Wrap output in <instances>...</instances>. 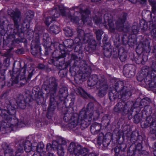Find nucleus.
Wrapping results in <instances>:
<instances>
[{
    "label": "nucleus",
    "instance_id": "20e7f679",
    "mask_svg": "<svg viewBox=\"0 0 156 156\" xmlns=\"http://www.w3.org/2000/svg\"><path fill=\"white\" fill-rule=\"evenodd\" d=\"M111 16L108 13L105 14L104 16L105 22L106 23L108 21L109 30L110 32L114 33L117 30H123V23L126 20L125 17L122 19H119L117 22H113L110 19Z\"/></svg>",
    "mask_w": 156,
    "mask_h": 156
},
{
    "label": "nucleus",
    "instance_id": "2eb2a0df",
    "mask_svg": "<svg viewBox=\"0 0 156 156\" xmlns=\"http://www.w3.org/2000/svg\"><path fill=\"white\" fill-rule=\"evenodd\" d=\"M23 95H20L17 99L16 103L19 107L22 109H24L26 107L25 101L23 100Z\"/></svg>",
    "mask_w": 156,
    "mask_h": 156
},
{
    "label": "nucleus",
    "instance_id": "8fccbe9b",
    "mask_svg": "<svg viewBox=\"0 0 156 156\" xmlns=\"http://www.w3.org/2000/svg\"><path fill=\"white\" fill-rule=\"evenodd\" d=\"M89 119L88 120V121H90V120L91 119V116H89Z\"/></svg>",
    "mask_w": 156,
    "mask_h": 156
},
{
    "label": "nucleus",
    "instance_id": "09e8293b",
    "mask_svg": "<svg viewBox=\"0 0 156 156\" xmlns=\"http://www.w3.org/2000/svg\"><path fill=\"white\" fill-rule=\"evenodd\" d=\"M136 1H131V3H136Z\"/></svg>",
    "mask_w": 156,
    "mask_h": 156
},
{
    "label": "nucleus",
    "instance_id": "13d9d810",
    "mask_svg": "<svg viewBox=\"0 0 156 156\" xmlns=\"http://www.w3.org/2000/svg\"><path fill=\"white\" fill-rule=\"evenodd\" d=\"M154 152H156V151H154Z\"/></svg>",
    "mask_w": 156,
    "mask_h": 156
},
{
    "label": "nucleus",
    "instance_id": "1a4fd4ad",
    "mask_svg": "<svg viewBox=\"0 0 156 156\" xmlns=\"http://www.w3.org/2000/svg\"><path fill=\"white\" fill-rule=\"evenodd\" d=\"M8 13L9 15L12 18L16 25H18V22L21 19V15L20 12L18 9H16L14 10L12 9L8 10Z\"/></svg>",
    "mask_w": 156,
    "mask_h": 156
},
{
    "label": "nucleus",
    "instance_id": "c756f323",
    "mask_svg": "<svg viewBox=\"0 0 156 156\" xmlns=\"http://www.w3.org/2000/svg\"><path fill=\"white\" fill-rule=\"evenodd\" d=\"M132 32L134 34H137L138 31L139 29L136 26L134 25L132 27Z\"/></svg>",
    "mask_w": 156,
    "mask_h": 156
},
{
    "label": "nucleus",
    "instance_id": "de8ad7c7",
    "mask_svg": "<svg viewBox=\"0 0 156 156\" xmlns=\"http://www.w3.org/2000/svg\"><path fill=\"white\" fill-rule=\"evenodd\" d=\"M32 73H33L32 72H31L30 73H29V75H28V79H30L31 78V77L33 75Z\"/></svg>",
    "mask_w": 156,
    "mask_h": 156
},
{
    "label": "nucleus",
    "instance_id": "c03bdc74",
    "mask_svg": "<svg viewBox=\"0 0 156 156\" xmlns=\"http://www.w3.org/2000/svg\"><path fill=\"white\" fill-rule=\"evenodd\" d=\"M94 115L96 116L97 117H98L99 116V113L98 111H96L95 113H94Z\"/></svg>",
    "mask_w": 156,
    "mask_h": 156
},
{
    "label": "nucleus",
    "instance_id": "5701e85b",
    "mask_svg": "<svg viewBox=\"0 0 156 156\" xmlns=\"http://www.w3.org/2000/svg\"><path fill=\"white\" fill-rule=\"evenodd\" d=\"M76 92L78 94L84 98H85L88 95L87 93L81 87L78 88L76 90Z\"/></svg>",
    "mask_w": 156,
    "mask_h": 156
},
{
    "label": "nucleus",
    "instance_id": "a19ab883",
    "mask_svg": "<svg viewBox=\"0 0 156 156\" xmlns=\"http://www.w3.org/2000/svg\"><path fill=\"white\" fill-rule=\"evenodd\" d=\"M144 123H141V126H142V127L144 128H147L148 126V124L147 123L145 124V125H144Z\"/></svg>",
    "mask_w": 156,
    "mask_h": 156
},
{
    "label": "nucleus",
    "instance_id": "f3484780",
    "mask_svg": "<svg viewBox=\"0 0 156 156\" xmlns=\"http://www.w3.org/2000/svg\"><path fill=\"white\" fill-rule=\"evenodd\" d=\"M77 150L76 152L77 153L78 156L80 155H85L87 153V149L82 147L80 145L77 146Z\"/></svg>",
    "mask_w": 156,
    "mask_h": 156
},
{
    "label": "nucleus",
    "instance_id": "e433bc0d",
    "mask_svg": "<svg viewBox=\"0 0 156 156\" xmlns=\"http://www.w3.org/2000/svg\"><path fill=\"white\" fill-rule=\"evenodd\" d=\"M147 99L148 100V102H149L150 100L149 99L147 98H145L144 99H143L141 100V104L142 105H144V103H146V101L147 100Z\"/></svg>",
    "mask_w": 156,
    "mask_h": 156
},
{
    "label": "nucleus",
    "instance_id": "c9c22d12",
    "mask_svg": "<svg viewBox=\"0 0 156 156\" xmlns=\"http://www.w3.org/2000/svg\"><path fill=\"white\" fill-rule=\"evenodd\" d=\"M126 55H121L120 56L119 58L120 60L122 62H124L125 61L126 59Z\"/></svg>",
    "mask_w": 156,
    "mask_h": 156
},
{
    "label": "nucleus",
    "instance_id": "dca6fc26",
    "mask_svg": "<svg viewBox=\"0 0 156 156\" xmlns=\"http://www.w3.org/2000/svg\"><path fill=\"white\" fill-rule=\"evenodd\" d=\"M76 145L74 143H70L69 148H68V151L71 154L75 155V156H78V153L76 152L77 147L76 148Z\"/></svg>",
    "mask_w": 156,
    "mask_h": 156
},
{
    "label": "nucleus",
    "instance_id": "9d476101",
    "mask_svg": "<svg viewBox=\"0 0 156 156\" xmlns=\"http://www.w3.org/2000/svg\"><path fill=\"white\" fill-rule=\"evenodd\" d=\"M128 108L126 103L125 102L122 101L116 104L114 107V110L116 112L119 113L122 112L126 113L129 111Z\"/></svg>",
    "mask_w": 156,
    "mask_h": 156
},
{
    "label": "nucleus",
    "instance_id": "052dcab7",
    "mask_svg": "<svg viewBox=\"0 0 156 156\" xmlns=\"http://www.w3.org/2000/svg\"><path fill=\"white\" fill-rule=\"evenodd\" d=\"M125 16H126V14H125Z\"/></svg>",
    "mask_w": 156,
    "mask_h": 156
},
{
    "label": "nucleus",
    "instance_id": "58836bf2",
    "mask_svg": "<svg viewBox=\"0 0 156 156\" xmlns=\"http://www.w3.org/2000/svg\"><path fill=\"white\" fill-rule=\"evenodd\" d=\"M152 11L153 13L155 12L156 11V5L154 4L152 5Z\"/></svg>",
    "mask_w": 156,
    "mask_h": 156
},
{
    "label": "nucleus",
    "instance_id": "4d7b16f0",
    "mask_svg": "<svg viewBox=\"0 0 156 156\" xmlns=\"http://www.w3.org/2000/svg\"><path fill=\"white\" fill-rule=\"evenodd\" d=\"M155 146H156V143H155Z\"/></svg>",
    "mask_w": 156,
    "mask_h": 156
},
{
    "label": "nucleus",
    "instance_id": "3c124183",
    "mask_svg": "<svg viewBox=\"0 0 156 156\" xmlns=\"http://www.w3.org/2000/svg\"><path fill=\"white\" fill-rule=\"evenodd\" d=\"M152 23V22H150V25L151 26H153V24Z\"/></svg>",
    "mask_w": 156,
    "mask_h": 156
},
{
    "label": "nucleus",
    "instance_id": "6e6552de",
    "mask_svg": "<svg viewBox=\"0 0 156 156\" xmlns=\"http://www.w3.org/2000/svg\"><path fill=\"white\" fill-rule=\"evenodd\" d=\"M87 116L85 112H81L78 116L72 117L71 121L69 123V126L71 128L76 126L78 125L84 123V120L87 119Z\"/></svg>",
    "mask_w": 156,
    "mask_h": 156
},
{
    "label": "nucleus",
    "instance_id": "864d4df0",
    "mask_svg": "<svg viewBox=\"0 0 156 156\" xmlns=\"http://www.w3.org/2000/svg\"><path fill=\"white\" fill-rule=\"evenodd\" d=\"M93 42H94V44H95V41H94Z\"/></svg>",
    "mask_w": 156,
    "mask_h": 156
},
{
    "label": "nucleus",
    "instance_id": "aec40b11",
    "mask_svg": "<svg viewBox=\"0 0 156 156\" xmlns=\"http://www.w3.org/2000/svg\"><path fill=\"white\" fill-rule=\"evenodd\" d=\"M58 144V142L56 141H53L52 145L50 143H48L47 145V151H50L53 150V148H55V147Z\"/></svg>",
    "mask_w": 156,
    "mask_h": 156
},
{
    "label": "nucleus",
    "instance_id": "a211bd4d",
    "mask_svg": "<svg viewBox=\"0 0 156 156\" xmlns=\"http://www.w3.org/2000/svg\"><path fill=\"white\" fill-rule=\"evenodd\" d=\"M55 79H54V81L50 83L48 86V88L50 92H55L56 90V87L57 86V84L55 81Z\"/></svg>",
    "mask_w": 156,
    "mask_h": 156
},
{
    "label": "nucleus",
    "instance_id": "6e6d98bb",
    "mask_svg": "<svg viewBox=\"0 0 156 156\" xmlns=\"http://www.w3.org/2000/svg\"><path fill=\"white\" fill-rule=\"evenodd\" d=\"M85 73H83V75L85 76Z\"/></svg>",
    "mask_w": 156,
    "mask_h": 156
},
{
    "label": "nucleus",
    "instance_id": "6ab92c4d",
    "mask_svg": "<svg viewBox=\"0 0 156 156\" xmlns=\"http://www.w3.org/2000/svg\"><path fill=\"white\" fill-rule=\"evenodd\" d=\"M60 30V28L58 26L56 25H54L50 27L49 31L51 33L56 34L59 32Z\"/></svg>",
    "mask_w": 156,
    "mask_h": 156
},
{
    "label": "nucleus",
    "instance_id": "2f4dec72",
    "mask_svg": "<svg viewBox=\"0 0 156 156\" xmlns=\"http://www.w3.org/2000/svg\"><path fill=\"white\" fill-rule=\"evenodd\" d=\"M105 55L107 57H109L111 55V53L110 51L108 50H105L104 52Z\"/></svg>",
    "mask_w": 156,
    "mask_h": 156
},
{
    "label": "nucleus",
    "instance_id": "72a5a7b5",
    "mask_svg": "<svg viewBox=\"0 0 156 156\" xmlns=\"http://www.w3.org/2000/svg\"><path fill=\"white\" fill-rule=\"evenodd\" d=\"M21 71H22L23 73L22 74H20V75L21 76V78L22 79H24L25 77V74L26 72V70L24 69H23Z\"/></svg>",
    "mask_w": 156,
    "mask_h": 156
},
{
    "label": "nucleus",
    "instance_id": "bf43d9fd",
    "mask_svg": "<svg viewBox=\"0 0 156 156\" xmlns=\"http://www.w3.org/2000/svg\"><path fill=\"white\" fill-rule=\"evenodd\" d=\"M144 2H145V1H145V0H144L143 1Z\"/></svg>",
    "mask_w": 156,
    "mask_h": 156
},
{
    "label": "nucleus",
    "instance_id": "680f3d73",
    "mask_svg": "<svg viewBox=\"0 0 156 156\" xmlns=\"http://www.w3.org/2000/svg\"><path fill=\"white\" fill-rule=\"evenodd\" d=\"M47 54V53L46 52V53H45V54Z\"/></svg>",
    "mask_w": 156,
    "mask_h": 156
},
{
    "label": "nucleus",
    "instance_id": "5fc2aeb1",
    "mask_svg": "<svg viewBox=\"0 0 156 156\" xmlns=\"http://www.w3.org/2000/svg\"><path fill=\"white\" fill-rule=\"evenodd\" d=\"M150 1V3H151V2L152 1Z\"/></svg>",
    "mask_w": 156,
    "mask_h": 156
},
{
    "label": "nucleus",
    "instance_id": "37998d69",
    "mask_svg": "<svg viewBox=\"0 0 156 156\" xmlns=\"http://www.w3.org/2000/svg\"><path fill=\"white\" fill-rule=\"evenodd\" d=\"M1 30H0V34L3 33L5 32V31L4 29L2 26L1 27Z\"/></svg>",
    "mask_w": 156,
    "mask_h": 156
},
{
    "label": "nucleus",
    "instance_id": "473e14b6",
    "mask_svg": "<svg viewBox=\"0 0 156 156\" xmlns=\"http://www.w3.org/2000/svg\"><path fill=\"white\" fill-rule=\"evenodd\" d=\"M51 106H50L48 107V111L47 114V116L48 118V116L50 115H51L53 114V111H54V110H51Z\"/></svg>",
    "mask_w": 156,
    "mask_h": 156
},
{
    "label": "nucleus",
    "instance_id": "f8f14e48",
    "mask_svg": "<svg viewBox=\"0 0 156 156\" xmlns=\"http://www.w3.org/2000/svg\"><path fill=\"white\" fill-rule=\"evenodd\" d=\"M31 45V53L34 56H37L41 54V48L39 46L38 42H35L34 41H32Z\"/></svg>",
    "mask_w": 156,
    "mask_h": 156
},
{
    "label": "nucleus",
    "instance_id": "0eeeda50",
    "mask_svg": "<svg viewBox=\"0 0 156 156\" xmlns=\"http://www.w3.org/2000/svg\"><path fill=\"white\" fill-rule=\"evenodd\" d=\"M31 146V144L30 141L21 140L18 145L15 156H20L23 152L24 148L27 152H30L31 150H34L35 147L33 146L32 147Z\"/></svg>",
    "mask_w": 156,
    "mask_h": 156
},
{
    "label": "nucleus",
    "instance_id": "e2e57ef3",
    "mask_svg": "<svg viewBox=\"0 0 156 156\" xmlns=\"http://www.w3.org/2000/svg\"><path fill=\"white\" fill-rule=\"evenodd\" d=\"M48 89H45V90H48Z\"/></svg>",
    "mask_w": 156,
    "mask_h": 156
},
{
    "label": "nucleus",
    "instance_id": "39448f33",
    "mask_svg": "<svg viewBox=\"0 0 156 156\" xmlns=\"http://www.w3.org/2000/svg\"><path fill=\"white\" fill-rule=\"evenodd\" d=\"M72 9L77 11V10H79L80 13V14L82 15V19L83 23H87L88 24H90L91 21V19L89 17H87V15L90 13V11L88 9H87L85 11L83 10L82 9L79 7H73L72 8ZM78 12H76L75 13L74 16H76V14H77ZM68 17L71 21L75 23H77L79 20V18L78 17L75 16L73 17L70 15H68Z\"/></svg>",
    "mask_w": 156,
    "mask_h": 156
},
{
    "label": "nucleus",
    "instance_id": "f704fd0d",
    "mask_svg": "<svg viewBox=\"0 0 156 156\" xmlns=\"http://www.w3.org/2000/svg\"><path fill=\"white\" fill-rule=\"evenodd\" d=\"M45 153H46L45 152H43L41 153V154L40 152H37L34 154L32 156H41L42 155L44 154Z\"/></svg>",
    "mask_w": 156,
    "mask_h": 156
},
{
    "label": "nucleus",
    "instance_id": "ddd939ff",
    "mask_svg": "<svg viewBox=\"0 0 156 156\" xmlns=\"http://www.w3.org/2000/svg\"><path fill=\"white\" fill-rule=\"evenodd\" d=\"M2 147L4 150L5 156H15L13 153L12 149L7 144L4 143L2 145Z\"/></svg>",
    "mask_w": 156,
    "mask_h": 156
},
{
    "label": "nucleus",
    "instance_id": "603ef678",
    "mask_svg": "<svg viewBox=\"0 0 156 156\" xmlns=\"http://www.w3.org/2000/svg\"><path fill=\"white\" fill-rule=\"evenodd\" d=\"M147 26H146L144 27V28L145 29V30H146L147 29Z\"/></svg>",
    "mask_w": 156,
    "mask_h": 156
},
{
    "label": "nucleus",
    "instance_id": "f03ea898",
    "mask_svg": "<svg viewBox=\"0 0 156 156\" xmlns=\"http://www.w3.org/2000/svg\"><path fill=\"white\" fill-rule=\"evenodd\" d=\"M78 37L76 38L74 41L73 40L69 39L67 40L65 42L66 44H68L67 47L69 48H71L73 46L72 44H75L77 45L75 47V50L77 49L76 51H77L80 50L82 43H86L91 39L92 35L90 34L85 33L84 30L80 29L78 31Z\"/></svg>",
    "mask_w": 156,
    "mask_h": 156
},
{
    "label": "nucleus",
    "instance_id": "a878e982",
    "mask_svg": "<svg viewBox=\"0 0 156 156\" xmlns=\"http://www.w3.org/2000/svg\"><path fill=\"white\" fill-rule=\"evenodd\" d=\"M45 23L47 26H48L52 21L55 20V19L52 17H49L44 20Z\"/></svg>",
    "mask_w": 156,
    "mask_h": 156
},
{
    "label": "nucleus",
    "instance_id": "7ed1b4c3",
    "mask_svg": "<svg viewBox=\"0 0 156 156\" xmlns=\"http://www.w3.org/2000/svg\"><path fill=\"white\" fill-rule=\"evenodd\" d=\"M88 86L91 87L96 84L97 88L100 89L98 95L100 97L104 96L107 93L108 85L107 81L104 77H100L98 79L96 75H92L87 81Z\"/></svg>",
    "mask_w": 156,
    "mask_h": 156
},
{
    "label": "nucleus",
    "instance_id": "393cba45",
    "mask_svg": "<svg viewBox=\"0 0 156 156\" xmlns=\"http://www.w3.org/2000/svg\"><path fill=\"white\" fill-rule=\"evenodd\" d=\"M44 145L42 142H40L37 145V147H34L35 150L37 149V152H40V153L41 152V151L43 149L44 147Z\"/></svg>",
    "mask_w": 156,
    "mask_h": 156
},
{
    "label": "nucleus",
    "instance_id": "4468645a",
    "mask_svg": "<svg viewBox=\"0 0 156 156\" xmlns=\"http://www.w3.org/2000/svg\"><path fill=\"white\" fill-rule=\"evenodd\" d=\"M101 128V124L95 123L91 126L90 130L92 133L96 134L99 132Z\"/></svg>",
    "mask_w": 156,
    "mask_h": 156
},
{
    "label": "nucleus",
    "instance_id": "412c9836",
    "mask_svg": "<svg viewBox=\"0 0 156 156\" xmlns=\"http://www.w3.org/2000/svg\"><path fill=\"white\" fill-rule=\"evenodd\" d=\"M55 148H57V153L59 156H63L64 154V151L63 147L61 145L56 146Z\"/></svg>",
    "mask_w": 156,
    "mask_h": 156
},
{
    "label": "nucleus",
    "instance_id": "7c9ffc66",
    "mask_svg": "<svg viewBox=\"0 0 156 156\" xmlns=\"http://www.w3.org/2000/svg\"><path fill=\"white\" fill-rule=\"evenodd\" d=\"M93 20L94 21L95 23L96 24L100 23L101 21V19L97 17H95L94 18Z\"/></svg>",
    "mask_w": 156,
    "mask_h": 156
},
{
    "label": "nucleus",
    "instance_id": "69168bd1",
    "mask_svg": "<svg viewBox=\"0 0 156 156\" xmlns=\"http://www.w3.org/2000/svg\"><path fill=\"white\" fill-rule=\"evenodd\" d=\"M155 149H156V148H155Z\"/></svg>",
    "mask_w": 156,
    "mask_h": 156
},
{
    "label": "nucleus",
    "instance_id": "423d86ee",
    "mask_svg": "<svg viewBox=\"0 0 156 156\" xmlns=\"http://www.w3.org/2000/svg\"><path fill=\"white\" fill-rule=\"evenodd\" d=\"M115 88L119 94V97L124 101L128 99L131 95V93L126 87H124L123 83L122 81H118L115 83Z\"/></svg>",
    "mask_w": 156,
    "mask_h": 156
},
{
    "label": "nucleus",
    "instance_id": "4c0bfd02",
    "mask_svg": "<svg viewBox=\"0 0 156 156\" xmlns=\"http://www.w3.org/2000/svg\"><path fill=\"white\" fill-rule=\"evenodd\" d=\"M83 62L84 63V66H83V69H82L83 72H85V71L86 70L87 68V66L86 64H85L84 62Z\"/></svg>",
    "mask_w": 156,
    "mask_h": 156
},
{
    "label": "nucleus",
    "instance_id": "a18cd8bd",
    "mask_svg": "<svg viewBox=\"0 0 156 156\" xmlns=\"http://www.w3.org/2000/svg\"><path fill=\"white\" fill-rule=\"evenodd\" d=\"M44 36H46V37H47L48 36V34H44V35L43 36V38L44 40H47L49 41V37H47V38L46 39V38Z\"/></svg>",
    "mask_w": 156,
    "mask_h": 156
},
{
    "label": "nucleus",
    "instance_id": "bb28decb",
    "mask_svg": "<svg viewBox=\"0 0 156 156\" xmlns=\"http://www.w3.org/2000/svg\"><path fill=\"white\" fill-rule=\"evenodd\" d=\"M150 131L152 133H154L156 132V122H152L150 126Z\"/></svg>",
    "mask_w": 156,
    "mask_h": 156
},
{
    "label": "nucleus",
    "instance_id": "ea45409f",
    "mask_svg": "<svg viewBox=\"0 0 156 156\" xmlns=\"http://www.w3.org/2000/svg\"><path fill=\"white\" fill-rule=\"evenodd\" d=\"M156 25V22H155L153 25V29L151 31V34L154 32V31H155L156 32V28H155V26Z\"/></svg>",
    "mask_w": 156,
    "mask_h": 156
},
{
    "label": "nucleus",
    "instance_id": "b1692460",
    "mask_svg": "<svg viewBox=\"0 0 156 156\" xmlns=\"http://www.w3.org/2000/svg\"><path fill=\"white\" fill-rule=\"evenodd\" d=\"M25 15L27 20L28 21H30L34 17V12L32 11H29L26 13Z\"/></svg>",
    "mask_w": 156,
    "mask_h": 156
},
{
    "label": "nucleus",
    "instance_id": "f257e3e1",
    "mask_svg": "<svg viewBox=\"0 0 156 156\" xmlns=\"http://www.w3.org/2000/svg\"><path fill=\"white\" fill-rule=\"evenodd\" d=\"M0 115L3 119L0 122V130L4 129L11 132L14 128L17 126L23 127L25 124L23 122H18V120L14 116L10 114L8 111L0 109Z\"/></svg>",
    "mask_w": 156,
    "mask_h": 156
},
{
    "label": "nucleus",
    "instance_id": "0e129e2a",
    "mask_svg": "<svg viewBox=\"0 0 156 156\" xmlns=\"http://www.w3.org/2000/svg\"><path fill=\"white\" fill-rule=\"evenodd\" d=\"M0 156H1V155H0Z\"/></svg>",
    "mask_w": 156,
    "mask_h": 156
},
{
    "label": "nucleus",
    "instance_id": "49530a36",
    "mask_svg": "<svg viewBox=\"0 0 156 156\" xmlns=\"http://www.w3.org/2000/svg\"><path fill=\"white\" fill-rule=\"evenodd\" d=\"M48 156H55V155L52 153L49 152L48 153Z\"/></svg>",
    "mask_w": 156,
    "mask_h": 156
},
{
    "label": "nucleus",
    "instance_id": "4be33fe9",
    "mask_svg": "<svg viewBox=\"0 0 156 156\" xmlns=\"http://www.w3.org/2000/svg\"><path fill=\"white\" fill-rule=\"evenodd\" d=\"M64 30L65 35L67 37H70L73 35V31L70 27H66L64 28Z\"/></svg>",
    "mask_w": 156,
    "mask_h": 156
},
{
    "label": "nucleus",
    "instance_id": "9b49d317",
    "mask_svg": "<svg viewBox=\"0 0 156 156\" xmlns=\"http://www.w3.org/2000/svg\"><path fill=\"white\" fill-rule=\"evenodd\" d=\"M60 12L62 16H65V9L62 6H57L56 8L51 11L50 14L55 18H57L60 16Z\"/></svg>",
    "mask_w": 156,
    "mask_h": 156
},
{
    "label": "nucleus",
    "instance_id": "79ce46f5",
    "mask_svg": "<svg viewBox=\"0 0 156 156\" xmlns=\"http://www.w3.org/2000/svg\"><path fill=\"white\" fill-rule=\"evenodd\" d=\"M13 83H17L18 82V77H16L14 80H12Z\"/></svg>",
    "mask_w": 156,
    "mask_h": 156
},
{
    "label": "nucleus",
    "instance_id": "cd10ccee",
    "mask_svg": "<svg viewBox=\"0 0 156 156\" xmlns=\"http://www.w3.org/2000/svg\"><path fill=\"white\" fill-rule=\"evenodd\" d=\"M96 37L98 40H100L101 39V36L103 34V31L101 30H96L95 32Z\"/></svg>",
    "mask_w": 156,
    "mask_h": 156
},
{
    "label": "nucleus",
    "instance_id": "c85d7f7f",
    "mask_svg": "<svg viewBox=\"0 0 156 156\" xmlns=\"http://www.w3.org/2000/svg\"><path fill=\"white\" fill-rule=\"evenodd\" d=\"M66 141L63 138H61L59 139V144L58 143V144L57 146L58 145H61L63 147V146L65 145L66 144Z\"/></svg>",
    "mask_w": 156,
    "mask_h": 156
}]
</instances>
